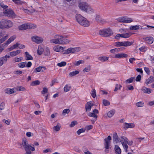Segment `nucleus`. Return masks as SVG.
Listing matches in <instances>:
<instances>
[{"label":"nucleus","mask_w":154,"mask_h":154,"mask_svg":"<svg viewBox=\"0 0 154 154\" xmlns=\"http://www.w3.org/2000/svg\"><path fill=\"white\" fill-rule=\"evenodd\" d=\"M23 57H15L14 59V61L15 62H19L23 60Z\"/></svg>","instance_id":"obj_47"},{"label":"nucleus","mask_w":154,"mask_h":154,"mask_svg":"<svg viewBox=\"0 0 154 154\" xmlns=\"http://www.w3.org/2000/svg\"><path fill=\"white\" fill-rule=\"evenodd\" d=\"M16 38L15 35H13L10 38L6 41V42L4 44H2V45L5 44L6 45H8L10 43L12 42Z\"/></svg>","instance_id":"obj_20"},{"label":"nucleus","mask_w":154,"mask_h":154,"mask_svg":"<svg viewBox=\"0 0 154 154\" xmlns=\"http://www.w3.org/2000/svg\"><path fill=\"white\" fill-rule=\"evenodd\" d=\"M128 139L125 137L122 136L119 138V140L121 143H123L126 142L128 141Z\"/></svg>","instance_id":"obj_29"},{"label":"nucleus","mask_w":154,"mask_h":154,"mask_svg":"<svg viewBox=\"0 0 154 154\" xmlns=\"http://www.w3.org/2000/svg\"><path fill=\"white\" fill-rule=\"evenodd\" d=\"M48 92V89L46 88H44L43 90L42 91L41 93L42 94H44L47 93Z\"/></svg>","instance_id":"obj_61"},{"label":"nucleus","mask_w":154,"mask_h":154,"mask_svg":"<svg viewBox=\"0 0 154 154\" xmlns=\"http://www.w3.org/2000/svg\"><path fill=\"white\" fill-rule=\"evenodd\" d=\"M40 82L39 80H36L32 82L31 84V85L32 86L38 85L40 84Z\"/></svg>","instance_id":"obj_42"},{"label":"nucleus","mask_w":154,"mask_h":154,"mask_svg":"<svg viewBox=\"0 0 154 154\" xmlns=\"http://www.w3.org/2000/svg\"><path fill=\"white\" fill-rule=\"evenodd\" d=\"M43 50L42 48L38 47V48L37 50L38 54L39 55H41L42 53Z\"/></svg>","instance_id":"obj_51"},{"label":"nucleus","mask_w":154,"mask_h":154,"mask_svg":"<svg viewBox=\"0 0 154 154\" xmlns=\"http://www.w3.org/2000/svg\"><path fill=\"white\" fill-rule=\"evenodd\" d=\"M46 68L43 66H39L36 68L34 70L35 72H39L41 71L43 72L46 69Z\"/></svg>","instance_id":"obj_21"},{"label":"nucleus","mask_w":154,"mask_h":154,"mask_svg":"<svg viewBox=\"0 0 154 154\" xmlns=\"http://www.w3.org/2000/svg\"><path fill=\"white\" fill-rule=\"evenodd\" d=\"M111 138L110 136H109L107 138H105L104 139L105 143H104V146L106 149H108L111 143Z\"/></svg>","instance_id":"obj_11"},{"label":"nucleus","mask_w":154,"mask_h":154,"mask_svg":"<svg viewBox=\"0 0 154 154\" xmlns=\"http://www.w3.org/2000/svg\"><path fill=\"white\" fill-rule=\"evenodd\" d=\"M10 58V56L9 55H6L5 56L0 58V66H2L4 63H6L8 59Z\"/></svg>","instance_id":"obj_12"},{"label":"nucleus","mask_w":154,"mask_h":154,"mask_svg":"<svg viewBox=\"0 0 154 154\" xmlns=\"http://www.w3.org/2000/svg\"><path fill=\"white\" fill-rule=\"evenodd\" d=\"M128 56L127 54L123 53H121L115 54V55L112 57L115 58L120 59L126 58Z\"/></svg>","instance_id":"obj_10"},{"label":"nucleus","mask_w":154,"mask_h":154,"mask_svg":"<svg viewBox=\"0 0 154 154\" xmlns=\"http://www.w3.org/2000/svg\"><path fill=\"white\" fill-rule=\"evenodd\" d=\"M21 51V50H17L16 51H13L12 52H10L9 54L11 57H13L20 53Z\"/></svg>","instance_id":"obj_17"},{"label":"nucleus","mask_w":154,"mask_h":154,"mask_svg":"<svg viewBox=\"0 0 154 154\" xmlns=\"http://www.w3.org/2000/svg\"><path fill=\"white\" fill-rule=\"evenodd\" d=\"M98 59L102 62H105L108 60L109 57H99Z\"/></svg>","instance_id":"obj_40"},{"label":"nucleus","mask_w":154,"mask_h":154,"mask_svg":"<svg viewBox=\"0 0 154 154\" xmlns=\"http://www.w3.org/2000/svg\"><path fill=\"white\" fill-rule=\"evenodd\" d=\"M96 20L98 23L103 24L105 23V20L102 18L100 15H97L96 17Z\"/></svg>","instance_id":"obj_16"},{"label":"nucleus","mask_w":154,"mask_h":154,"mask_svg":"<svg viewBox=\"0 0 154 154\" xmlns=\"http://www.w3.org/2000/svg\"><path fill=\"white\" fill-rule=\"evenodd\" d=\"M25 55L26 60H32L33 59V57L30 55L29 53L27 52H26L25 53Z\"/></svg>","instance_id":"obj_24"},{"label":"nucleus","mask_w":154,"mask_h":154,"mask_svg":"<svg viewBox=\"0 0 154 154\" xmlns=\"http://www.w3.org/2000/svg\"><path fill=\"white\" fill-rule=\"evenodd\" d=\"M132 34L131 32L127 33L125 34H122V37L123 38H128Z\"/></svg>","instance_id":"obj_37"},{"label":"nucleus","mask_w":154,"mask_h":154,"mask_svg":"<svg viewBox=\"0 0 154 154\" xmlns=\"http://www.w3.org/2000/svg\"><path fill=\"white\" fill-rule=\"evenodd\" d=\"M28 27L27 23H25L19 26L18 29L20 30H24L27 29L28 28Z\"/></svg>","instance_id":"obj_26"},{"label":"nucleus","mask_w":154,"mask_h":154,"mask_svg":"<svg viewBox=\"0 0 154 154\" xmlns=\"http://www.w3.org/2000/svg\"><path fill=\"white\" fill-rule=\"evenodd\" d=\"M141 90L145 93L150 94L151 93V89L147 88L145 87H143Z\"/></svg>","instance_id":"obj_28"},{"label":"nucleus","mask_w":154,"mask_h":154,"mask_svg":"<svg viewBox=\"0 0 154 154\" xmlns=\"http://www.w3.org/2000/svg\"><path fill=\"white\" fill-rule=\"evenodd\" d=\"M91 94L93 98H95L96 96V90L93 89L91 93Z\"/></svg>","instance_id":"obj_57"},{"label":"nucleus","mask_w":154,"mask_h":154,"mask_svg":"<svg viewBox=\"0 0 154 154\" xmlns=\"http://www.w3.org/2000/svg\"><path fill=\"white\" fill-rule=\"evenodd\" d=\"M127 144V143L125 142V143H122L123 147L126 152H128V146Z\"/></svg>","instance_id":"obj_35"},{"label":"nucleus","mask_w":154,"mask_h":154,"mask_svg":"<svg viewBox=\"0 0 154 154\" xmlns=\"http://www.w3.org/2000/svg\"><path fill=\"white\" fill-rule=\"evenodd\" d=\"M0 6L2 8L4 9H6L8 7V6L5 5L3 3H1L0 4Z\"/></svg>","instance_id":"obj_64"},{"label":"nucleus","mask_w":154,"mask_h":154,"mask_svg":"<svg viewBox=\"0 0 154 154\" xmlns=\"http://www.w3.org/2000/svg\"><path fill=\"white\" fill-rule=\"evenodd\" d=\"M124 23H130L133 22V20L131 18L126 17H125Z\"/></svg>","instance_id":"obj_32"},{"label":"nucleus","mask_w":154,"mask_h":154,"mask_svg":"<svg viewBox=\"0 0 154 154\" xmlns=\"http://www.w3.org/2000/svg\"><path fill=\"white\" fill-rule=\"evenodd\" d=\"M103 103L105 106H108L110 104V103L109 101L106 100H103Z\"/></svg>","instance_id":"obj_56"},{"label":"nucleus","mask_w":154,"mask_h":154,"mask_svg":"<svg viewBox=\"0 0 154 154\" xmlns=\"http://www.w3.org/2000/svg\"><path fill=\"white\" fill-rule=\"evenodd\" d=\"M77 124V122L76 121H73L71 122V124L69 126L71 127H74L75 125H76Z\"/></svg>","instance_id":"obj_59"},{"label":"nucleus","mask_w":154,"mask_h":154,"mask_svg":"<svg viewBox=\"0 0 154 154\" xmlns=\"http://www.w3.org/2000/svg\"><path fill=\"white\" fill-rule=\"evenodd\" d=\"M154 81V77L152 76H150L149 78L146 79L145 81V83L147 85L151 83Z\"/></svg>","instance_id":"obj_18"},{"label":"nucleus","mask_w":154,"mask_h":154,"mask_svg":"<svg viewBox=\"0 0 154 154\" xmlns=\"http://www.w3.org/2000/svg\"><path fill=\"white\" fill-rule=\"evenodd\" d=\"M54 38L50 40L51 43H54L58 45H65L70 42L68 39L63 38L64 37L62 36L56 35L54 36Z\"/></svg>","instance_id":"obj_1"},{"label":"nucleus","mask_w":154,"mask_h":154,"mask_svg":"<svg viewBox=\"0 0 154 154\" xmlns=\"http://www.w3.org/2000/svg\"><path fill=\"white\" fill-rule=\"evenodd\" d=\"M144 70L146 72L148 75L150 74V71L149 69V68L148 67H144Z\"/></svg>","instance_id":"obj_62"},{"label":"nucleus","mask_w":154,"mask_h":154,"mask_svg":"<svg viewBox=\"0 0 154 154\" xmlns=\"http://www.w3.org/2000/svg\"><path fill=\"white\" fill-rule=\"evenodd\" d=\"M60 124L58 123L56 126L53 127V129L56 131H58L60 130Z\"/></svg>","instance_id":"obj_39"},{"label":"nucleus","mask_w":154,"mask_h":154,"mask_svg":"<svg viewBox=\"0 0 154 154\" xmlns=\"http://www.w3.org/2000/svg\"><path fill=\"white\" fill-rule=\"evenodd\" d=\"M146 40L148 41V42L149 44H152L153 42V38L152 37H147Z\"/></svg>","instance_id":"obj_43"},{"label":"nucleus","mask_w":154,"mask_h":154,"mask_svg":"<svg viewBox=\"0 0 154 154\" xmlns=\"http://www.w3.org/2000/svg\"><path fill=\"white\" fill-rule=\"evenodd\" d=\"M70 112V110L68 109H64L62 112V114H68Z\"/></svg>","instance_id":"obj_60"},{"label":"nucleus","mask_w":154,"mask_h":154,"mask_svg":"<svg viewBox=\"0 0 154 154\" xmlns=\"http://www.w3.org/2000/svg\"><path fill=\"white\" fill-rule=\"evenodd\" d=\"M139 28L140 27L139 25L131 26L130 27V29L132 30H136L139 29Z\"/></svg>","instance_id":"obj_38"},{"label":"nucleus","mask_w":154,"mask_h":154,"mask_svg":"<svg viewBox=\"0 0 154 154\" xmlns=\"http://www.w3.org/2000/svg\"><path fill=\"white\" fill-rule=\"evenodd\" d=\"M84 63V61L82 60H80L73 63L76 66H79L80 64Z\"/></svg>","instance_id":"obj_41"},{"label":"nucleus","mask_w":154,"mask_h":154,"mask_svg":"<svg viewBox=\"0 0 154 154\" xmlns=\"http://www.w3.org/2000/svg\"><path fill=\"white\" fill-rule=\"evenodd\" d=\"M134 77H131L126 80L125 81V83L126 84L131 83L133 82V81L134 80Z\"/></svg>","instance_id":"obj_33"},{"label":"nucleus","mask_w":154,"mask_h":154,"mask_svg":"<svg viewBox=\"0 0 154 154\" xmlns=\"http://www.w3.org/2000/svg\"><path fill=\"white\" fill-rule=\"evenodd\" d=\"M28 25V29H33L36 27V25L32 23H27Z\"/></svg>","instance_id":"obj_31"},{"label":"nucleus","mask_w":154,"mask_h":154,"mask_svg":"<svg viewBox=\"0 0 154 154\" xmlns=\"http://www.w3.org/2000/svg\"><path fill=\"white\" fill-rule=\"evenodd\" d=\"M115 150L116 154H121V149L119 146L117 145L115 146Z\"/></svg>","instance_id":"obj_27"},{"label":"nucleus","mask_w":154,"mask_h":154,"mask_svg":"<svg viewBox=\"0 0 154 154\" xmlns=\"http://www.w3.org/2000/svg\"><path fill=\"white\" fill-rule=\"evenodd\" d=\"M99 33L102 36L107 37L112 35L113 32L111 29L107 28L100 30Z\"/></svg>","instance_id":"obj_4"},{"label":"nucleus","mask_w":154,"mask_h":154,"mask_svg":"<svg viewBox=\"0 0 154 154\" xmlns=\"http://www.w3.org/2000/svg\"><path fill=\"white\" fill-rule=\"evenodd\" d=\"M85 129L84 128H82L80 129L77 131V133L78 135H79L81 133L84 132L85 131Z\"/></svg>","instance_id":"obj_53"},{"label":"nucleus","mask_w":154,"mask_h":154,"mask_svg":"<svg viewBox=\"0 0 154 154\" xmlns=\"http://www.w3.org/2000/svg\"><path fill=\"white\" fill-rule=\"evenodd\" d=\"M83 22V24H84L85 25H82L84 26H88L89 25V23L88 21L87 20H84L82 22Z\"/></svg>","instance_id":"obj_45"},{"label":"nucleus","mask_w":154,"mask_h":154,"mask_svg":"<svg viewBox=\"0 0 154 154\" xmlns=\"http://www.w3.org/2000/svg\"><path fill=\"white\" fill-rule=\"evenodd\" d=\"M88 115L90 117H94L97 118V116L94 113L90 112L88 114Z\"/></svg>","instance_id":"obj_52"},{"label":"nucleus","mask_w":154,"mask_h":154,"mask_svg":"<svg viewBox=\"0 0 154 154\" xmlns=\"http://www.w3.org/2000/svg\"><path fill=\"white\" fill-rule=\"evenodd\" d=\"M124 19H125V17H119L116 19V20L120 22L124 23Z\"/></svg>","instance_id":"obj_48"},{"label":"nucleus","mask_w":154,"mask_h":154,"mask_svg":"<svg viewBox=\"0 0 154 154\" xmlns=\"http://www.w3.org/2000/svg\"><path fill=\"white\" fill-rule=\"evenodd\" d=\"M17 89L19 91H23L25 90V88L23 87L19 86L17 87Z\"/></svg>","instance_id":"obj_63"},{"label":"nucleus","mask_w":154,"mask_h":154,"mask_svg":"<svg viewBox=\"0 0 154 154\" xmlns=\"http://www.w3.org/2000/svg\"><path fill=\"white\" fill-rule=\"evenodd\" d=\"M136 106L138 107H142L144 105V103L143 102L140 101L136 103Z\"/></svg>","instance_id":"obj_44"},{"label":"nucleus","mask_w":154,"mask_h":154,"mask_svg":"<svg viewBox=\"0 0 154 154\" xmlns=\"http://www.w3.org/2000/svg\"><path fill=\"white\" fill-rule=\"evenodd\" d=\"M91 69V67L90 66H88L86 67L83 70V72H89Z\"/></svg>","instance_id":"obj_58"},{"label":"nucleus","mask_w":154,"mask_h":154,"mask_svg":"<svg viewBox=\"0 0 154 154\" xmlns=\"http://www.w3.org/2000/svg\"><path fill=\"white\" fill-rule=\"evenodd\" d=\"M139 50L142 52H145L147 51V47L145 46H142L139 48Z\"/></svg>","instance_id":"obj_55"},{"label":"nucleus","mask_w":154,"mask_h":154,"mask_svg":"<svg viewBox=\"0 0 154 154\" xmlns=\"http://www.w3.org/2000/svg\"><path fill=\"white\" fill-rule=\"evenodd\" d=\"M113 142H115L116 143H118L119 141V137L116 133H114L113 134Z\"/></svg>","instance_id":"obj_22"},{"label":"nucleus","mask_w":154,"mask_h":154,"mask_svg":"<svg viewBox=\"0 0 154 154\" xmlns=\"http://www.w3.org/2000/svg\"><path fill=\"white\" fill-rule=\"evenodd\" d=\"M66 62L65 61H62L57 63V65L60 67H62L65 66L66 65Z\"/></svg>","instance_id":"obj_50"},{"label":"nucleus","mask_w":154,"mask_h":154,"mask_svg":"<svg viewBox=\"0 0 154 154\" xmlns=\"http://www.w3.org/2000/svg\"><path fill=\"white\" fill-rule=\"evenodd\" d=\"M4 91L5 93L8 94H11L14 93V88H7L5 89Z\"/></svg>","instance_id":"obj_23"},{"label":"nucleus","mask_w":154,"mask_h":154,"mask_svg":"<svg viewBox=\"0 0 154 154\" xmlns=\"http://www.w3.org/2000/svg\"><path fill=\"white\" fill-rule=\"evenodd\" d=\"M3 13L5 16L8 17H13L15 16L14 11L11 9L4 10Z\"/></svg>","instance_id":"obj_7"},{"label":"nucleus","mask_w":154,"mask_h":154,"mask_svg":"<svg viewBox=\"0 0 154 154\" xmlns=\"http://www.w3.org/2000/svg\"><path fill=\"white\" fill-rule=\"evenodd\" d=\"M80 49L79 47L70 48L65 51V53L66 54L73 53L79 51Z\"/></svg>","instance_id":"obj_8"},{"label":"nucleus","mask_w":154,"mask_h":154,"mask_svg":"<svg viewBox=\"0 0 154 154\" xmlns=\"http://www.w3.org/2000/svg\"><path fill=\"white\" fill-rule=\"evenodd\" d=\"M13 23L10 20L2 19L0 21V29H9L13 25Z\"/></svg>","instance_id":"obj_3"},{"label":"nucleus","mask_w":154,"mask_h":154,"mask_svg":"<svg viewBox=\"0 0 154 154\" xmlns=\"http://www.w3.org/2000/svg\"><path fill=\"white\" fill-rule=\"evenodd\" d=\"M71 88V87L70 86L68 85H66L64 88L63 89L64 91L65 92H67L70 90Z\"/></svg>","instance_id":"obj_36"},{"label":"nucleus","mask_w":154,"mask_h":154,"mask_svg":"<svg viewBox=\"0 0 154 154\" xmlns=\"http://www.w3.org/2000/svg\"><path fill=\"white\" fill-rule=\"evenodd\" d=\"M134 126L135 125L133 123H125L124 128H132L134 127Z\"/></svg>","instance_id":"obj_25"},{"label":"nucleus","mask_w":154,"mask_h":154,"mask_svg":"<svg viewBox=\"0 0 154 154\" xmlns=\"http://www.w3.org/2000/svg\"><path fill=\"white\" fill-rule=\"evenodd\" d=\"M13 2L15 4L19 5L22 4V2L19 0H12Z\"/></svg>","instance_id":"obj_54"},{"label":"nucleus","mask_w":154,"mask_h":154,"mask_svg":"<svg viewBox=\"0 0 154 154\" xmlns=\"http://www.w3.org/2000/svg\"><path fill=\"white\" fill-rule=\"evenodd\" d=\"M79 7L81 10L86 12L91 13L94 12L93 9L86 2H82L80 3Z\"/></svg>","instance_id":"obj_2"},{"label":"nucleus","mask_w":154,"mask_h":154,"mask_svg":"<svg viewBox=\"0 0 154 154\" xmlns=\"http://www.w3.org/2000/svg\"><path fill=\"white\" fill-rule=\"evenodd\" d=\"M32 65L31 62H28L27 63L26 62H22L18 63L17 65L18 67L20 68H23L25 67H30Z\"/></svg>","instance_id":"obj_9"},{"label":"nucleus","mask_w":154,"mask_h":154,"mask_svg":"<svg viewBox=\"0 0 154 154\" xmlns=\"http://www.w3.org/2000/svg\"><path fill=\"white\" fill-rule=\"evenodd\" d=\"M22 145L26 151V153L25 154H31V152L30 150L32 151H34L35 150V148L29 145L27 141L26 140H23Z\"/></svg>","instance_id":"obj_5"},{"label":"nucleus","mask_w":154,"mask_h":154,"mask_svg":"<svg viewBox=\"0 0 154 154\" xmlns=\"http://www.w3.org/2000/svg\"><path fill=\"white\" fill-rule=\"evenodd\" d=\"M122 87V86L120 85H119V84H116L115 88V89L114 90V91H116L118 89L120 90Z\"/></svg>","instance_id":"obj_49"},{"label":"nucleus","mask_w":154,"mask_h":154,"mask_svg":"<svg viewBox=\"0 0 154 154\" xmlns=\"http://www.w3.org/2000/svg\"><path fill=\"white\" fill-rule=\"evenodd\" d=\"M76 20L79 23L80 25H84L82 22L84 20H86V18L82 16H81L80 14L77 15L76 17Z\"/></svg>","instance_id":"obj_13"},{"label":"nucleus","mask_w":154,"mask_h":154,"mask_svg":"<svg viewBox=\"0 0 154 154\" xmlns=\"http://www.w3.org/2000/svg\"><path fill=\"white\" fill-rule=\"evenodd\" d=\"M120 51V49L119 48H115L112 49L110 50V52L112 54H115L119 52Z\"/></svg>","instance_id":"obj_30"},{"label":"nucleus","mask_w":154,"mask_h":154,"mask_svg":"<svg viewBox=\"0 0 154 154\" xmlns=\"http://www.w3.org/2000/svg\"><path fill=\"white\" fill-rule=\"evenodd\" d=\"M32 40L33 42L38 44L42 43L43 41V40L42 38L36 36L32 37Z\"/></svg>","instance_id":"obj_14"},{"label":"nucleus","mask_w":154,"mask_h":154,"mask_svg":"<svg viewBox=\"0 0 154 154\" xmlns=\"http://www.w3.org/2000/svg\"><path fill=\"white\" fill-rule=\"evenodd\" d=\"M54 50L57 52H60L62 51H63V47L59 45H57L55 46L53 48Z\"/></svg>","instance_id":"obj_19"},{"label":"nucleus","mask_w":154,"mask_h":154,"mask_svg":"<svg viewBox=\"0 0 154 154\" xmlns=\"http://www.w3.org/2000/svg\"><path fill=\"white\" fill-rule=\"evenodd\" d=\"M79 73V72L77 70L73 71L72 72H70L69 74V75L71 76H73L75 75H77Z\"/></svg>","instance_id":"obj_46"},{"label":"nucleus","mask_w":154,"mask_h":154,"mask_svg":"<svg viewBox=\"0 0 154 154\" xmlns=\"http://www.w3.org/2000/svg\"><path fill=\"white\" fill-rule=\"evenodd\" d=\"M93 103L91 101H89L87 103V104L85 106L86 111H90L91 108L94 106Z\"/></svg>","instance_id":"obj_15"},{"label":"nucleus","mask_w":154,"mask_h":154,"mask_svg":"<svg viewBox=\"0 0 154 154\" xmlns=\"http://www.w3.org/2000/svg\"><path fill=\"white\" fill-rule=\"evenodd\" d=\"M115 111L114 110H112L110 111L107 113V115L109 117H112L115 113Z\"/></svg>","instance_id":"obj_34"},{"label":"nucleus","mask_w":154,"mask_h":154,"mask_svg":"<svg viewBox=\"0 0 154 154\" xmlns=\"http://www.w3.org/2000/svg\"><path fill=\"white\" fill-rule=\"evenodd\" d=\"M133 43L132 42L129 41L118 42L115 43V45L116 47L125 46L127 47L131 45Z\"/></svg>","instance_id":"obj_6"}]
</instances>
